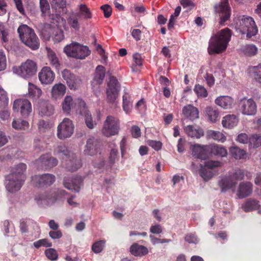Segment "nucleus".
Segmentation results:
<instances>
[{
    "mask_svg": "<svg viewBox=\"0 0 261 261\" xmlns=\"http://www.w3.org/2000/svg\"><path fill=\"white\" fill-rule=\"evenodd\" d=\"M238 20L237 28L241 34H246L247 38H251L256 35L258 28L252 17L243 15L240 16Z\"/></svg>",
    "mask_w": 261,
    "mask_h": 261,
    "instance_id": "nucleus-5",
    "label": "nucleus"
},
{
    "mask_svg": "<svg viewBox=\"0 0 261 261\" xmlns=\"http://www.w3.org/2000/svg\"><path fill=\"white\" fill-rule=\"evenodd\" d=\"M229 151L232 156L236 160L246 158V151L237 146L231 147L229 149Z\"/></svg>",
    "mask_w": 261,
    "mask_h": 261,
    "instance_id": "nucleus-42",
    "label": "nucleus"
},
{
    "mask_svg": "<svg viewBox=\"0 0 261 261\" xmlns=\"http://www.w3.org/2000/svg\"><path fill=\"white\" fill-rule=\"evenodd\" d=\"M250 144L254 148H257L261 146V136L259 135H253L249 139Z\"/></svg>",
    "mask_w": 261,
    "mask_h": 261,
    "instance_id": "nucleus-54",
    "label": "nucleus"
},
{
    "mask_svg": "<svg viewBox=\"0 0 261 261\" xmlns=\"http://www.w3.org/2000/svg\"><path fill=\"white\" fill-rule=\"evenodd\" d=\"M45 254L47 258L51 261L57 260L58 258V254L57 251L52 248L46 249Z\"/></svg>",
    "mask_w": 261,
    "mask_h": 261,
    "instance_id": "nucleus-52",
    "label": "nucleus"
},
{
    "mask_svg": "<svg viewBox=\"0 0 261 261\" xmlns=\"http://www.w3.org/2000/svg\"><path fill=\"white\" fill-rule=\"evenodd\" d=\"M129 252L135 256L142 257L147 254L148 250L145 246L134 243L130 246Z\"/></svg>",
    "mask_w": 261,
    "mask_h": 261,
    "instance_id": "nucleus-26",
    "label": "nucleus"
},
{
    "mask_svg": "<svg viewBox=\"0 0 261 261\" xmlns=\"http://www.w3.org/2000/svg\"><path fill=\"white\" fill-rule=\"evenodd\" d=\"M66 89V86L61 83L55 84L51 89L53 98L55 99L61 98L65 94Z\"/></svg>",
    "mask_w": 261,
    "mask_h": 261,
    "instance_id": "nucleus-33",
    "label": "nucleus"
},
{
    "mask_svg": "<svg viewBox=\"0 0 261 261\" xmlns=\"http://www.w3.org/2000/svg\"><path fill=\"white\" fill-rule=\"evenodd\" d=\"M38 109L41 116H49L54 113V107L48 101L40 102Z\"/></svg>",
    "mask_w": 261,
    "mask_h": 261,
    "instance_id": "nucleus-28",
    "label": "nucleus"
},
{
    "mask_svg": "<svg viewBox=\"0 0 261 261\" xmlns=\"http://www.w3.org/2000/svg\"><path fill=\"white\" fill-rule=\"evenodd\" d=\"M55 175L46 173L42 175H35L32 177L31 181L33 185L37 187L49 186L55 181Z\"/></svg>",
    "mask_w": 261,
    "mask_h": 261,
    "instance_id": "nucleus-14",
    "label": "nucleus"
},
{
    "mask_svg": "<svg viewBox=\"0 0 261 261\" xmlns=\"http://www.w3.org/2000/svg\"><path fill=\"white\" fill-rule=\"evenodd\" d=\"M37 162L41 168L45 170L50 169L56 166L58 163L56 158L47 153L42 155Z\"/></svg>",
    "mask_w": 261,
    "mask_h": 261,
    "instance_id": "nucleus-16",
    "label": "nucleus"
},
{
    "mask_svg": "<svg viewBox=\"0 0 261 261\" xmlns=\"http://www.w3.org/2000/svg\"><path fill=\"white\" fill-rule=\"evenodd\" d=\"M74 107L76 113L81 115H83L89 112L87 109L86 102L80 98L75 99Z\"/></svg>",
    "mask_w": 261,
    "mask_h": 261,
    "instance_id": "nucleus-36",
    "label": "nucleus"
},
{
    "mask_svg": "<svg viewBox=\"0 0 261 261\" xmlns=\"http://www.w3.org/2000/svg\"><path fill=\"white\" fill-rule=\"evenodd\" d=\"M215 103L225 109H230L233 104V99L228 96H221L215 99Z\"/></svg>",
    "mask_w": 261,
    "mask_h": 261,
    "instance_id": "nucleus-27",
    "label": "nucleus"
},
{
    "mask_svg": "<svg viewBox=\"0 0 261 261\" xmlns=\"http://www.w3.org/2000/svg\"><path fill=\"white\" fill-rule=\"evenodd\" d=\"M243 54L247 56H254L257 52V48L253 44H247L242 48Z\"/></svg>",
    "mask_w": 261,
    "mask_h": 261,
    "instance_id": "nucleus-45",
    "label": "nucleus"
},
{
    "mask_svg": "<svg viewBox=\"0 0 261 261\" xmlns=\"http://www.w3.org/2000/svg\"><path fill=\"white\" fill-rule=\"evenodd\" d=\"M27 169V165L20 163L13 168L11 173L6 177L7 190L11 193L18 191L23 185L26 178L24 172Z\"/></svg>",
    "mask_w": 261,
    "mask_h": 261,
    "instance_id": "nucleus-2",
    "label": "nucleus"
},
{
    "mask_svg": "<svg viewBox=\"0 0 261 261\" xmlns=\"http://www.w3.org/2000/svg\"><path fill=\"white\" fill-rule=\"evenodd\" d=\"M82 116L85 117V123L87 126L90 129L93 128L94 123L90 112H89Z\"/></svg>",
    "mask_w": 261,
    "mask_h": 261,
    "instance_id": "nucleus-55",
    "label": "nucleus"
},
{
    "mask_svg": "<svg viewBox=\"0 0 261 261\" xmlns=\"http://www.w3.org/2000/svg\"><path fill=\"white\" fill-rule=\"evenodd\" d=\"M105 68L102 65H98L95 69L94 80L96 81L98 84H101L105 79Z\"/></svg>",
    "mask_w": 261,
    "mask_h": 261,
    "instance_id": "nucleus-38",
    "label": "nucleus"
},
{
    "mask_svg": "<svg viewBox=\"0 0 261 261\" xmlns=\"http://www.w3.org/2000/svg\"><path fill=\"white\" fill-rule=\"evenodd\" d=\"M106 244L105 240H100L95 242L92 246V250L95 253H99L101 252Z\"/></svg>",
    "mask_w": 261,
    "mask_h": 261,
    "instance_id": "nucleus-51",
    "label": "nucleus"
},
{
    "mask_svg": "<svg viewBox=\"0 0 261 261\" xmlns=\"http://www.w3.org/2000/svg\"><path fill=\"white\" fill-rule=\"evenodd\" d=\"M62 77L66 81L67 85L70 89H77L81 84L80 78L71 73L67 69H64L62 73Z\"/></svg>",
    "mask_w": 261,
    "mask_h": 261,
    "instance_id": "nucleus-17",
    "label": "nucleus"
},
{
    "mask_svg": "<svg viewBox=\"0 0 261 261\" xmlns=\"http://www.w3.org/2000/svg\"><path fill=\"white\" fill-rule=\"evenodd\" d=\"M231 35V30L226 28L212 36L209 41L208 47L209 54H219L224 51L227 48Z\"/></svg>",
    "mask_w": 261,
    "mask_h": 261,
    "instance_id": "nucleus-1",
    "label": "nucleus"
},
{
    "mask_svg": "<svg viewBox=\"0 0 261 261\" xmlns=\"http://www.w3.org/2000/svg\"><path fill=\"white\" fill-rule=\"evenodd\" d=\"M9 99L7 92L0 88V108H5L8 106Z\"/></svg>",
    "mask_w": 261,
    "mask_h": 261,
    "instance_id": "nucleus-50",
    "label": "nucleus"
},
{
    "mask_svg": "<svg viewBox=\"0 0 261 261\" xmlns=\"http://www.w3.org/2000/svg\"><path fill=\"white\" fill-rule=\"evenodd\" d=\"M75 13L79 17L81 21H87L92 18V14L88 6L85 4L78 6V9Z\"/></svg>",
    "mask_w": 261,
    "mask_h": 261,
    "instance_id": "nucleus-23",
    "label": "nucleus"
},
{
    "mask_svg": "<svg viewBox=\"0 0 261 261\" xmlns=\"http://www.w3.org/2000/svg\"><path fill=\"white\" fill-rule=\"evenodd\" d=\"M210 138L224 142L226 141V137L221 132L215 130H210L208 133Z\"/></svg>",
    "mask_w": 261,
    "mask_h": 261,
    "instance_id": "nucleus-48",
    "label": "nucleus"
},
{
    "mask_svg": "<svg viewBox=\"0 0 261 261\" xmlns=\"http://www.w3.org/2000/svg\"><path fill=\"white\" fill-rule=\"evenodd\" d=\"M214 9L218 14L220 18L219 24L224 25L225 22L229 20L231 16V8L229 5L228 0H221V1L214 6Z\"/></svg>",
    "mask_w": 261,
    "mask_h": 261,
    "instance_id": "nucleus-8",
    "label": "nucleus"
},
{
    "mask_svg": "<svg viewBox=\"0 0 261 261\" xmlns=\"http://www.w3.org/2000/svg\"><path fill=\"white\" fill-rule=\"evenodd\" d=\"M64 51L68 57L79 59H84L90 55L91 50L87 46L75 42L66 45Z\"/></svg>",
    "mask_w": 261,
    "mask_h": 261,
    "instance_id": "nucleus-6",
    "label": "nucleus"
},
{
    "mask_svg": "<svg viewBox=\"0 0 261 261\" xmlns=\"http://www.w3.org/2000/svg\"><path fill=\"white\" fill-rule=\"evenodd\" d=\"M182 112L185 117L192 121L199 117L198 109L191 105L184 107Z\"/></svg>",
    "mask_w": 261,
    "mask_h": 261,
    "instance_id": "nucleus-24",
    "label": "nucleus"
},
{
    "mask_svg": "<svg viewBox=\"0 0 261 261\" xmlns=\"http://www.w3.org/2000/svg\"><path fill=\"white\" fill-rule=\"evenodd\" d=\"M249 73L251 77L261 83V64L250 67Z\"/></svg>",
    "mask_w": 261,
    "mask_h": 261,
    "instance_id": "nucleus-44",
    "label": "nucleus"
},
{
    "mask_svg": "<svg viewBox=\"0 0 261 261\" xmlns=\"http://www.w3.org/2000/svg\"><path fill=\"white\" fill-rule=\"evenodd\" d=\"M6 67V58L4 52L0 51V71Z\"/></svg>",
    "mask_w": 261,
    "mask_h": 261,
    "instance_id": "nucleus-63",
    "label": "nucleus"
},
{
    "mask_svg": "<svg viewBox=\"0 0 261 261\" xmlns=\"http://www.w3.org/2000/svg\"><path fill=\"white\" fill-rule=\"evenodd\" d=\"M147 142L149 146L151 147L156 151H158L162 148V143L160 141L149 140Z\"/></svg>",
    "mask_w": 261,
    "mask_h": 261,
    "instance_id": "nucleus-58",
    "label": "nucleus"
},
{
    "mask_svg": "<svg viewBox=\"0 0 261 261\" xmlns=\"http://www.w3.org/2000/svg\"><path fill=\"white\" fill-rule=\"evenodd\" d=\"M74 126L71 120L64 118L57 127V136L60 139L69 138L73 133Z\"/></svg>",
    "mask_w": 261,
    "mask_h": 261,
    "instance_id": "nucleus-11",
    "label": "nucleus"
},
{
    "mask_svg": "<svg viewBox=\"0 0 261 261\" xmlns=\"http://www.w3.org/2000/svg\"><path fill=\"white\" fill-rule=\"evenodd\" d=\"M205 112L210 121L215 122L219 120V113L216 108L207 107L205 109Z\"/></svg>",
    "mask_w": 261,
    "mask_h": 261,
    "instance_id": "nucleus-39",
    "label": "nucleus"
},
{
    "mask_svg": "<svg viewBox=\"0 0 261 261\" xmlns=\"http://www.w3.org/2000/svg\"><path fill=\"white\" fill-rule=\"evenodd\" d=\"M12 125L15 129L25 130L28 128L29 123L25 120H14L12 122Z\"/></svg>",
    "mask_w": 261,
    "mask_h": 261,
    "instance_id": "nucleus-46",
    "label": "nucleus"
},
{
    "mask_svg": "<svg viewBox=\"0 0 261 261\" xmlns=\"http://www.w3.org/2000/svg\"><path fill=\"white\" fill-rule=\"evenodd\" d=\"M68 24L71 29L75 31H79L81 27V23L83 21H81L79 17L75 12L70 13L67 18Z\"/></svg>",
    "mask_w": 261,
    "mask_h": 261,
    "instance_id": "nucleus-29",
    "label": "nucleus"
},
{
    "mask_svg": "<svg viewBox=\"0 0 261 261\" xmlns=\"http://www.w3.org/2000/svg\"><path fill=\"white\" fill-rule=\"evenodd\" d=\"M52 243L47 239H42L35 241L33 243L34 246L38 249L40 247H50L52 246Z\"/></svg>",
    "mask_w": 261,
    "mask_h": 261,
    "instance_id": "nucleus-53",
    "label": "nucleus"
},
{
    "mask_svg": "<svg viewBox=\"0 0 261 261\" xmlns=\"http://www.w3.org/2000/svg\"><path fill=\"white\" fill-rule=\"evenodd\" d=\"M100 9L103 11L104 16L109 18L111 16L112 12V9L109 5L106 4L101 6Z\"/></svg>",
    "mask_w": 261,
    "mask_h": 261,
    "instance_id": "nucleus-60",
    "label": "nucleus"
},
{
    "mask_svg": "<svg viewBox=\"0 0 261 261\" xmlns=\"http://www.w3.org/2000/svg\"><path fill=\"white\" fill-rule=\"evenodd\" d=\"M208 145L195 144L191 147L192 155L196 158L205 160L209 157Z\"/></svg>",
    "mask_w": 261,
    "mask_h": 261,
    "instance_id": "nucleus-21",
    "label": "nucleus"
},
{
    "mask_svg": "<svg viewBox=\"0 0 261 261\" xmlns=\"http://www.w3.org/2000/svg\"><path fill=\"white\" fill-rule=\"evenodd\" d=\"M100 146V141L93 137L89 138L86 142L84 152L85 155H94L99 151Z\"/></svg>",
    "mask_w": 261,
    "mask_h": 261,
    "instance_id": "nucleus-19",
    "label": "nucleus"
},
{
    "mask_svg": "<svg viewBox=\"0 0 261 261\" xmlns=\"http://www.w3.org/2000/svg\"><path fill=\"white\" fill-rule=\"evenodd\" d=\"M13 110L15 112H20L23 117L27 118L32 112V105L28 99H17L13 102Z\"/></svg>",
    "mask_w": 261,
    "mask_h": 261,
    "instance_id": "nucleus-13",
    "label": "nucleus"
},
{
    "mask_svg": "<svg viewBox=\"0 0 261 261\" xmlns=\"http://www.w3.org/2000/svg\"><path fill=\"white\" fill-rule=\"evenodd\" d=\"M49 236L53 239H58L61 238L63 234L61 230H57L55 231H50L49 232Z\"/></svg>",
    "mask_w": 261,
    "mask_h": 261,
    "instance_id": "nucleus-64",
    "label": "nucleus"
},
{
    "mask_svg": "<svg viewBox=\"0 0 261 261\" xmlns=\"http://www.w3.org/2000/svg\"><path fill=\"white\" fill-rule=\"evenodd\" d=\"M221 163L218 161H208L204 162V165H200L199 174L205 181L211 179L214 176L213 172L211 170L216 167H220Z\"/></svg>",
    "mask_w": 261,
    "mask_h": 261,
    "instance_id": "nucleus-12",
    "label": "nucleus"
},
{
    "mask_svg": "<svg viewBox=\"0 0 261 261\" xmlns=\"http://www.w3.org/2000/svg\"><path fill=\"white\" fill-rule=\"evenodd\" d=\"M17 32L21 41L32 50H37L40 46L39 39L34 30L26 24L19 26Z\"/></svg>",
    "mask_w": 261,
    "mask_h": 261,
    "instance_id": "nucleus-4",
    "label": "nucleus"
},
{
    "mask_svg": "<svg viewBox=\"0 0 261 261\" xmlns=\"http://www.w3.org/2000/svg\"><path fill=\"white\" fill-rule=\"evenodd\" d=\"M4 231L6 235L14 231V226L13 225L11 226V224L9 220L4 221Z\"/></svg>",
    "mask_w": 261,
    "mask_h": 261,
    "instance_id": "nucleus-61",
    "label": "nucleus"
},
{
    "mask_svg": "<svg viewBox=\"0 0 261 261\" xmlns=\"http://www.w3.org/2000/svg\"><path fill=\"white\" fill-rule=\"evenodd\" d=\"M47 57L50 64L56 69L59 70L60 67V63L56 53L50 49L47 50Z\"/></svg>",
    "mask_w": 261,
    "mask_h": 261,
    "instance_id": "nucleus-40",
    "label": "nucleus"
},
{
    "mask_svg": "<svg viewBox=\"0 0 261 261\" xmlns=\"http://www.w3.org/2000/svg\"><path fill=\"white\" fill-rule=\"evenodd\" d=\"M42 94L41 90L31 83L28 85V95L30 98L38 99Z\"/></svg>",
    "mask_w": 261,
    "mask_h": 261,
    "instance_id": "nucleus-37",
    "label": "nucleus"
},
{
    "mask_svg": "<svg viewBox=\"0 0 261 261\" xmlns=\"http://www.w3.org/2000/svg\"><path fill=\"white\" fill-rule=\"evenodd\" d=\"M123 109L127 114L131 112L133 105V100L132 96L126 92L123 95Z\"/></svg>",
    "mask_w": 261,
    "mask_h": 261,
    "instance_id": "nucleus-41",
    "label": "nucleus"
},
{
    "mask_svg": "<svg viewBox=\"0 0 261 261\" xmlns=\"http://www.w3.org/2000/svg\"><path fill=\"white\" fill-rule=\"evenodd\" d=\"M130 132L133 138H138L141 135L140 128L136 125H133L130 128Z\"/></svg>",
    "mask_w": 261,
    "mask_h": 261,
    "instance_id": "nucleus-59",
    "label": "nucleus"
},
{
    "mask_svg": "<svg viewBox=\"0 0 261 261\" xmlns=\"http://www.w3.org/2000/svg\"><path fill=\"white\" fill-rule=\"evenodd\" d=\"M39 7L42 17H45L50 13V6L47 0H40Z\"/></svg>",
    "mask_w": 261,
    "mask_h": 261,
    "instance_id": "nucleus-47",
    "label": "nucleus"
},
{
    "mask_svg": "<svg viewBox=\"0 0 261 261\" xmlns=\"http://www.w3.org/2000/svg\"><path fill=\"white\" fill-rule=\"evenodd\" d=\"M259 202L253 198L247 199L242 205V208L245 212H249L259 208Z\"/></svg>",
    "mask_w": 261,
    "mask_h": 261,
    "instance_id": "nucleus-31",
    "label": "nucleus"
},
{
    "mask_svg": "<svg viewBox=\"0 0 261 261\" xmlns=\"http://www.w3.org/2000/svg\"><path fill=\"white\" fill-rule=\"evenodd\" d=\"M253 191V185L251 182H241L239 186L237 196L240 199H243L250 196Z\"/></svg>",
    "mask_w": 261,
    "mask_h": 261,
    "instance_id": "nucleus-22",
    "label": "nucleus"
},
{
    "mask_svg": "<svg viewBox=\"0 0 261 261\" xmlns=\"http://www.w3.org/2000/svg\"><path fill=\"white\" fill-rule=\"evenodd\" d=\"M38 77L42 84L47 85L53 83L55 74L50 67L45 66L43 67L39 72Z\"/></svg>",
    "mask_w": 261,
    "mask_h": 261,
    "instance_id": "nucleus-20",
    "label": "nucleus"
},
{
    "mask_svg": "<svg viewBox=\"0 0 261 261\" xmlns=\"http://www.w3.org/2000/svg\"><path fill=\"white\" fill-rule=\"evenodd\" d=\"M208 150L209 151V156L217 155L224 157L227 155L226 149L221 145L217 144L208 145Z\"/></svg>",
    "mask_w": 261,
    "mask_h": 261,
    "instance_id": "nucleus-25",
    "label": "nucleus"
},
{
    "mask_svg": "<svg viewBox=\"0 0 261 261\" xmlns=\"http://www.w3.org/2000/svg\"><path fill=\"white\" fill-rule=\"evenodd\" d=\"M119 120L113 116H108L104 122L102 129V134L109 137L117 135L119 130Z\"/></svg>",
    "mask_w": 261,
    "mask_h": 261,
    "instance_id": "nucleus-9",
    "label": "nucleus"
},
{
    "mask_svg": "<svg viewBox=\"0 0 261 261\" xmlns=\"http://www.w3.org/2000/svg\"><path fill=\"white\" fill-rule=\"evenodd\" d=\"M45 27L49 29V34L53 33V39L55 43H58L63 40L64 38L63 31L57 28H53L50 24H46Z\"/></svg>",
    "mask_w": 261,
    "mask_h": 261,
    "instance_id": "nucleus-35",
    "label": "nucleus"
},
{
    "mask_svg": "<svg viewBox=\"0 0 261 261\" xmlns=\"http://www.w3.org/2000/svg\"><path fill=\"white\" fill-rule=\"evenodd\" d=\"M194 91L198 97L205 98L208 95V92L206 89L203 86L199 84L195 85L194 88Z\"/></svg>",
    "mask_w": 261,
    "mask_h": 261,
    "instance_id": "nucleus-49",
    "label": "nucleus"
},
{
    "mask_svg": "<svg viewBox=\"0 0 261 261\" xmlns=\"http://www.w3.org/2000/svg\"><path fill=\"white\" fill-rule=\"evenodd\" d=\"M230 177L232 179H234L237 180H241L244 178V172L243 170L238 169L234 171Z\"/></svg>",
    "mask_w": 261,
    "mask_h": 261,
    "instance_id": "nucleus-57",
    "label": "nucleus"
},
{
    "mask_svg": "<svg viewBox=\"0 0 261 261\" xmlns=\"http://www.w3.org/2000/svg\"><path fill=\"white\" fill-rule=\"evenodd\" d=\"M35 199L38 204H41L43 202L48 203V202L47 200L50 198H49L48 194L46 193H45L44 194H38L35 197Z\"/></svg>",
    "mask_w": 261,
    "mask_h": 261,
    "instance_id": "nucleus-56",
    "label": "nucleus"
},
{
    "mask_svg": "<svg viewBox=\"0 0 261 261\" xmlns=\"http://www.w3.org/2000/svg\"><path fill=\"white\" fill-rule=\"evenodd\" d=\"M83 183V179L80 176H74L71 178L65 177L64 178V186L69 190H71L75 192H79L81 189V186Z\"/></svg>",
    "mask_w": 261,
    "mask_h": 261,
    "instance_id": "nucleus-18",
    "label": "nucleus"
},
{
    "mask_svg": "<svg viewBox=\"0 0 261 261\" xmlns=\"http://www.w3.org/2000/svg\"><path fill=\"white\" fill-rule=\"evenodd\" d=\"M239 107L244 115H253L257 111L256 103L252 98L244 97L241 99L239 102Z\"/></svg>",
    "mask_w": 261,
    "mask_h": 261,
    "instance_id": "nucleus-15",
    "label": "nucleus"
},
{
    "mask_svg": "<svg viewBox=\"0 0 261 261\" xmlns=\"http://www.w3.org/2000/svg\"><path fill=\"white\" fill-rule=\"evenodd\" d=\"M237 185L236 181H232L230 176L225 177L219 181V186L221 189L222 192H225L227 190L234 188Z\"/></svg>",
    "mask_w": 261,
    "mask_h": 261,
    "instance_id": "nucleus-32",
    "label": "nucleus"
},
{
    "mask_svg": "<svg viewBox=\"0 0 261 261\" xmlns=\"http://www.w3.org/2000/svg\"><path fill=\"white\" fill-rule=\"evenodd\" d=\"M134 64L133 65L141 66L142 65V59L141 55L139 53H135L133 56Z\"/></svg>",
    "mask_w": 261,
    "mask_h": 261,
    "instance_id": "nucleus-62",
    "label": "nucleus"
},
{
    "mask_svg": "<svg viewBox=\"0 0 261 261\" xmlns=\"http://www.w3.org/2000/svg\"><path fill=\"white\" fill-rule=\"evenodd\" d=\"M37 70L36 63L31 60H27L19 67L13 69L14 72L24 79L33 76L36 74Z\"/></svg>",
    "mask_w": 261,
    "mask_h": 261,
    "instance_id": "nucleus-7",
    "label": "nucleus"
},
{
    "mask_svg": "<svg viewBox=\"0 0 261 261\" xmlns=\"http://www.w3.org/2000/svg\"><path fill=\"white\" fill-rule=\"evenodd\" d=\"M185 130L186 134L192 138H200L203 136L202 129L196 125H189L185 127Z\"/></svg>",
    "mask_w": 261,
    "mask_h": 261,
    "instance_id": "nucleus-30",
    "label": "nucleus"
},
{
    "mask_svg": "<svg viewBox=\"0 0 261 261\" xmlns=\"http://www.w3.org/2000/svg\"><path fill=\"white\" fill-rule=\"evenodd\" d=\"M120 85L116 77L112 76L107 83L106 94L108 102L114 103L118 97Z\"/></svg>",
    "mask_w": 261,
    "mask_h": 261,
    "instance_id": "nucleus-10",
    "label": "nucleus"
},
{
    "mask_svg": "<svg viewBox=\"0 0 261 261\" xmlns=\"http://www.w3.org/2000/svg\"><path fill=\"white\" fill-rule=\"evenodd\" d=\"M54 152L56 155L62 154L64 156L63 160H65V163L63 164L68 170L75 171L82 166L81 160L74 153L69 151L64 145H58L55 149Z\"/></svg>",
    "mask_w": 261,
    "mask_h": 261,
    "instance_id": "nucleus-3",
    "label": "nucleus"
},
{
    "mask_svg": "<svg viewBox=\"0 0 261 261\" xmlns=\"http://www.w3.org/2000/svg\"><path fill=\"white\" fill-rule=\"evenodd\" d=\"M238 121V118L236 115H227L223 117L222 124L224 127L231 128L237 125Z\"/></svg>",
    "mask_w": 261,
    "mask_h": 261,
    "instance_id": "nucleus-34",
    "label": "nucleus"
},
{
    "mask_svg": "<svg viewBox=\"0 0 261 261\" xmlns=\"http://www.w3.org/2000/svg\"><path fill=\"white\" fill-rule=\"evenodd\" d=\"M62 105L64 112L69 114L71 109L74 107V101H73V98L71 96L67 95L65 97Z\"/></svg>",
    "mask_w": 261,
    "mask_h": 261,
    "instance_id": "nucleus-43",
    "label": "nucleus"
}]
</instances>
